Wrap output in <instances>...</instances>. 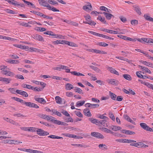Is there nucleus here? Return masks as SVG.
<instances>
[{
    "label": "nucleus",
    "mask_w": 153,
    "mask_h": 153,
    "mask_svg": "<svg viewBox=\"0 0 153 153\" xmlns=\"http://www.w3.org/2000/svg\"><path fill=\"white\" fill-rule=\"evenodd\" d=\"M44 33L45 34H47L50 36H52L51 37L56 38H64L63 36L59 34H54L53 32L50 31H48L44 32Z\"/></svg>",
    "instance_id": "f257e3e1"
},
{
    "label": "nucleus",
    "mask_w": 153,
    "mask_h": 153,
    "mask_svg": "<svg viewBox=\"0 0 153 153\" xmlns=\"http://www.w3.org/2000/svg\"><path fill=\"white\" fill-rule=\"evenodd\" d=\"M91 135L93 137L103 139L104 138V137L102 135L98 132H92L91 133Z\"/></svg>",
    "instance_id": "f03ea898"
},
{
    "label": "nucleus",
    "mask_w": 153,
    "mask_h": 153,
    "mask_svg": "<svg viewBox=\"0 0 153 153\" xmlns=\"http://www.w3.org/2000/svg\"><path fill=\"white\" fill-rule=\"evenodd\" d=\"M140 125L141 127L144 130L150 131H153V130L148 126L146 123H140Z\"/></svg>",
    "instance_id": "7ed1b4c3"
},
{
    "label": "nucleus",
    "mask_w": 153,
    "mask_h": 153,
    "mask_svg": "<svg viewBox=\"0 0 153 153\" xmlns=\"http://www.w3.org/2000/svg\"><path fill=\"white\" fill-rule=\"evenodd\" d=\"M139 42L143 43H152L153 44V39H137Z\"/></svg>",
    "instance_id": "20e7f679"
},
{
    "label": "nucleus",
    "mask_w": 153,
    "mask_h": 153,
    "mask_svg": "<svg viewBox=\"0 0 153 153\" xmlns=\"http://www.w3.org/2000/svg\"><path fill=\"white\" fill-rule=\"evenodd\" d=\"M107 82L114 85H117L119 84V82L117 80L113 79H108L107 80Z\"/></svg>",
    "instance_id": "39448f33"
},
{
    "label": "nucleus",
    "mask_w": 153,
    "mask_h": 153,
    "mask_svg": "<svg viewBox=\"0 0 153 153\" xmlns=\"http://www.w3.org/2000/svg\"><path fill=\"white\" fill-rule=\"evenodd\" d=\"M4 142L6 143H10V144H18L19 143H22V142L20 141H19L17 140H4Z\"/></svg>",
    "instance_id": "423d86ee"
},
{
    "label": "nucleus",
    "mask_w": 153,
    "mask_h": 153,
    "mask_svg": "<svg viewBox=\"0 0 153 153\" xmlns=\"http://www.w3.org/2000/svg\"><path fill=\"white\" fill-rule=\"evenodd\" d=\"M38 1L41 5L48 8L50 7V5L45 0H39Z\"/></svg>",
    "instance_id": "0eeeda50"
},
{
    "label": "nucleus",
    "mask_w": 153,
    "mask_h": 153,
    "mask_svg": "<svg viewBox=\"0 0 153 153\" xmlns=\"http://www.w3.org/2000/svg\"><path fill=\"white\" fill-rule=\"evenodd\" d=\"M16 92L17 94L22 95L25 97H27L28 96L27 93L25 91L21 90H17L16 91Z\"/></svg>",
    "instance_id": "6e6552de"
},
{
    "label": "nucleus",
    "mask_w": 153,
    "mask_h": 153,
    "mask_svg": "<svg viewBox=\"0 0 153 153\" xmlns=\"http://www.w3.org/2000/svg\"><path fill=\"white\" fill-rule=\"evenodd\" d=\"M62 42H63V43L64 44H67L68 45L70 46H71L72 47H77V45L76 44L74 43V42H68L67 41L64 40V41H62Z\"/></svg>",
    "instance_id": "1a4fd4ad"
},
{
    "label": "nucleus",
    "mask_w": 153,
    "mask_h": 153,
    "mask_svg": "<svg viewBox=\"0 0 153 153\" xmlns=\"http://www.w3.org/2000/svg\"><path fill=\"white\" fill-rule=\"evenodd\" d=\"M34 99L36 101L43 104H44L46 103V101L43 98H36L35 97Z\"/></svg>",
    "instance_id": "9d476101"
},
{
    "label": "nucleus",
    "mask_w": 153,
    "mask_h": 153,
    "mask_svg": "<svg viewBox=\"0 0 153 153\" xmlns=\"http://www.w3.org/2000/svg\"><path fill=\"white\" fill-rule=\"evenodd\" d=\"M89 32H90L91 34H93L94 35L97 36H98L99 37H102V38H107L108 37V36L106 35H105L103 34L97 33H96V32H94L93 31H89Z\"/></svg>",
    "instance_id": "9b49d317"
},
{
    "label": "nucleus",
    "mask_w": 153,
    "mask_h": 153,
    "mask_svg": "<svg viewBox=\"0 0 153 153\" xmlns=\"http://www.w3.org/2000/svg\"><path fill=\"white\" fill-rule=\"evenodd\" d=\"M10 4H11L15 6H19L22 7H24V4H21L17 1H15L14 0H11Z\"/></svg>",
    "instance_id": "f8f14e48"
},
{
    "label": "nucleus",
    "mask_w": 153,
    "mask_h": 153,
    "mask_svg": "<svg viewBox=\"0 0 153 153\" xmlns=\"http://www.w3.org/2000/svg\"><path fill=\"white\" fill-rule=\"evenodd\" d=\"M83 112L85 115L87 117H90L91 116V114L88 108H86L84 110Z\"/></svg>",
    "instance_id": "ddd939ff"
},
{
    "label": "nucleus",
    "mask_w": 153,
    "mask_h": 153,
    "mask_svg": "<svg viewBox=\"0 0 153 153\" xmlns=\"http://www.w3.org/2000/svg\"><path fill=\"white\" fill-rule=\"evenodd\" d=\"M11 80V79H10L0 77V81L6 82L7 83H10Z\"/></svg>",
    "instance_id": "4468645a"
},
{
    "label": "nucleus",
    "mask_w": 153,
    "mask_h": 153,
    "mask_svg": "<svg viewBox=\"0 0 153 153\" xmlns=\"http://www.w3.org/2000/svg\"><path fill=\"white\" fill-rule=\"evenodd\" d=\"M22 0L29 7H32V8L35 7V5L33 4L30 2L26 1L25 0Z\"/></svg>",
    "instance_id": "2eb2a0df"
},
{
    "label": "nucleus",
    "mask_w": 153,
    "mask_h": 153,
    "mask_svg": "<svg viewBox=\"0 0 153 153\" xmlns=\"http://www.w3.org/2000/svg\"><path fill=\"white\" fill-rule=\"evenodd\" d=\"M133 7L134 8V10L139 15H140L141 14L140 9L138 6L135 5L133 6Z\"/></svg>",
    "instance_id": "dca6fc26"
},
{
    "label": "nucleus",
    "mask_w": 153,
    "mask_h": 153,
    "mask_svg": "<svg viewBox=\"0 0 153 153\" xmlns=\"http://www.w3.org/2000/svg\"><path fill=\"white\" fill-rule=\"evenodd\" d=\"M98 147L100 149L102 150L108 149V146L106 145L103 144H100L98 146Z\"/></svg>",
    "instance_id": "f3484780"
},
{
    "label": "nucleus",
    "mask_w": 153,
    "mask_h": 153,
    "mask_svg": "<svg viewBox=\"0 0 153 153\" xmlns=\"http://www.w3.org/2000/svg\"><path fill=\"white\" fill-rule=\"evenodd\" d=\"M140 73H141V71H137L136 73V74L137 76L139 78H143L144 79H146V78H149L148 77H147V76H143L142 75H139V74H140Z\"/></svg>",
    "instance_id": "a211bd4d"
},
{
    "label": "nucleus",
    "mask_w": 153,
    "mask_h": 153,
    "mask_svg": "<svg viewBox=\"0 0 153 153\" xmlns=\"http://www.w3.org/2000/svg\"><path fill=\"white\" fill-rule=\"evenodd\" d=\"M82 9L86 11L89 12L92 10V8H91L90 7H88L87 5H85L83 6Z\"/></svg>",
    "instance_id": "6ab92c4d"
},
{
    "label": "nucleus",
    "mask_w": 153,
    "mask_h": 153,
    "mask_svg": "<svg viewBox=\"0 0 153 153\" xmlns=\"http://www.w3.org/2000/svg\"><path fill=\"white\" fill-rule=\"evenodd\" d=\"M110 128L114 131H116L121 129L122 128L120 126H111Z\"/></svg>",
    "instance_id": "aec40b11"
},
{
    "label": "nucleus",
    "mask_w": 153,
    "mask_h": 153,
    "mask_svg": "<svg viewBox=\"0 0 153 153\" xmlns=\"http://www.w3.org/2000/svg\"><path fill=\"white\" fill-rule=\"evenodd\" d=\"M102 31L111 33H113L114 34H116L117 33V31H116L113 30H110L108 29H103L102 30Z\"/></svg>",
    "instance_id": "412c9836"
},
{
    "label": "nucleus",
    "mask_w": 153,
    "mask_h": 153,
    "mask_svg": "<svg viewBox=\"0 0 153 153\" xmlns=\"http://www.w3.org/2000/svg\"><path fill=\"white\" fill-rule=\"evenodd\" d=\"M8 70H7V71H5L4 73H3V74L7 76H13L14 75V73L10 71H8Z\"/></svg>",
    "instance_id": "4be33fe9"
},
{
    "label": "nucleus",
    "mask_w": 153,
    "mask_h": 153,
    "mask_svg": "<svg viewBox=\"0 0 153 153\" xmlns=\"http://www.w3.org/2000/svg\"><path fill=\"white\" fill-rule=\"evenodd\" d=\"M64 117V120H65V121L66 122H73V120L70 116V117Z\"/></svg>",
    "instance_id": "5701e85b"
},
{
    "label": "nucleus",
    "mask_w": 153,
    "mask_h": 153,
    "mask_svg": "<svg viewBox=\"0 0 153 153\" xmlns=\"http://www.w3.org/2000/svg\"><path fill=\"white\" fill-rule=\"evenodd\" d=\"M74 88L73 86L70 83H67L65 85V89L67 90H70Z\"/></svg>",
    "instance_id": "b1692460"
},
{
    "label": "nucleus",
    "mask_w": 153,
    "mask_h": 153,
    "mask_svg": "<svg viewBox=\"0 0 153 153\" xmlns=\"http://www.w3.org/2000/svg\"><path fill=\"white\" fill-rule=\"evenodd\" d=\"M56 100V102L59 104H61L62 102V99L60 98L59 96H56L55 98Z\"/></svg>",
    "instance_id": "393cba45"
},
{
    "label": "nucleus",
    "mask_w": 153,
    "mask_h": 153,
    "mask_svg": "<svg viewBox=\"0 0 153 153\" xmlns=\"http://www.w3.org/2000/svg\"><path fill=\"white\" fill-rule=\"evenodd\" d=\"M37 130L36 131L37 132V134L40 136H43L44 130L40 128H37Z\"/></svg>",
    "instance_id": "a878e982"
},
{
    "label": "nucleus",
    "mask_w": 153,
    "mask_h": 153,
    "mask_svg": "<svg viewBox=\"0 0 153 153\" xmlns=\"http://www.w3.org/2000/svg\"><path fill=\"white\" fill-rule=\"evenodd\" d=\"M71 145L74 146H76L80 147L86 148L88 147V146L85 144H72Z\"/></svg>",
    "instance_id": "bb28decb"
},
{
    "label": "nucleus",
    "mask_w": 153,
    "mask_h": 153,
    "mask_svg": "<svg viewBox=\"0 0 153 153\" xmlns=\"http://www.w3.org/2000/svg\"><path fill=\"white\" fill-rule=\"evenodd\" d=\"M123 77L126 79L128 80V81H130L131 80L132 78L131 76L128 74H123Z\"/></svg>",
    "instance_id": "cd10ccee"
},
{
    "label": "nucleus",
    "mask_w": 153,
    "mask_h": 153,
    "mask_svg": "<svg viewBox=\"0 0 153 153\" xmlns=\"http://www.w3.org/2000/svg\"><path fill=\"white\" fill-rule=\"evenodd\" d=\"M109 95L111 98L113 100H116L117 97V95H115V94L111 92V91H109Z\"/></svg>",
    "instance_id": "c85d7f7f"
},
{
    "label": "nucleus",
    "mask_w": 153,
    "mask_h": 153,
    "mask_svg": "<svg viewBox=\"0 0 153 153\" xmlns=\"http://www.w3.org/2000/svg\"><path fill=\"white\" fill-rule=\"evenodd\" d=\"M34 29L40 32H43L46 30V29L43 27H36Z\"/></svg>",
    "instance_id": "c756f323"
},
{
    "label": "nucleus",
    "mask_w": 153,
    "mask_h": 153,
    "mask_svg": "<svg viewBox=\"0 0 153 153\" xmlns=\"http://www.w3.org/2000/svg\"><path fill=\"white\" fill-rule=\"evenodd\" d=\"M71 73L72 74H73L74 75L79 76H84V75L82 74L79 73V72H77L76 71H72L71 72Z\"/></svg>",
    "instance_id": "7c9ffc66"
},
{
    "label": "nucleus",
    "mask_w": 153,
    "mask_h": 153,
    "mask_svg": "<svg viewBox=\"0 0 153 153\" xmlns=\"http://www.w3.org/2000/svg\"><path fill=\"white\" fill-rule=\"evenodd\" d=\"M48 137L52 139H62L63 138L62 137H59L58 136H56L55 135H51L48 136Z\"/></svg>",
    "instance_id": "2f4dec72"
},
{
    "label": "nucleus",
    "mask_w": 153,
    "mask_h": 153,
    "mask_svg": "<svg viewBox=\"0 0 153 153\" xmlns=\"http://www.w3.org/2000/svg\"><path fill=\"white\" fill-rule=\"evenodd\" d=\"M33 103L31 102H27L24 101V103L23 104H25L26 106H28L29 107L31 108L33 107Z\"/></svg>",
    "instance_id": "473e14b6"
},
{
    "label": "nucleus",
    "mask_w": 153,
    "mask_h": 153,
    "mask_svg": "<svg viewBox=\"0 0 153 153\" xmlns=\"http://www.w3.org/2000/svg\"><path fill=\"white\" fill-rule=\"evenodd\" d=\"M97 19L103 23H105L106 21L104 18H102L101 16H99L98 17Z\"/></svg>",
    "instance_id": "72a5a7b5"
},
{
    "label": "nucleus",
    "mask_w": 153,
    "mask_h": 153,
    "mask_svg": "<svg viewBox=\"0 0 153 153\" xmlns=\"http://www.w3.org/2000/svg\"><path fill=\"white\" fill-rule=\"evenodd\" d=\"M85 101H80L78 102L76 104V106H80L82 105L85 103Z\"/></svg>",
    "instance_id": "f704fd0d"
},
{
    "label": "nucleus",
    "mask_w": 153,
    "mask_h": 153,
    "mask_svg": "<svg viewBox=\"0 0 153 153\" xmlns=\"http://www.w3.org/2000/svg\"><path fill=\"white\" fill-rule=\"evenodd\" d=\"M105 122L106 120H105L99 121L98 123H97V125L99 126H100L101 125H102L104 126Z\"/></svg>",
    "instance_id": "c9c22d12"
},
{
    "label": "nucleus",
    "mask_w": 153,
    "mask_h": 153,
    "mask_svg": "<svg viewBox=\"0 0 153 153\" xmlns=\"http://www.w3.org/2000/svg\"><path fill=\"white\" fill-rule=\"evenodd\" d=\"M8 62L11 64H18L19 63V62L18 60H11L8 61Z\"/></svg>",
    "instance_id": "e433bc0d"
},
{
    "label": "nucleus",
    "mask_w": 153,
    "mask_h": 153,
    "mask_svg": "<svg viewBox=\"0 0 153 153\" xmlns=\"http://www.w3.org/2000/svg\"><path fill=\"white\" fill-rule=\"evenodd\" d=\"M54 119H55V118L52 116L47 115L46 120H50L51 122H53Z\"/></svg>",
    "instance_id": "4c0bfd02"
},
{
    "label": "nucleus",
    "mask_w": 153,
    "mask_h": 153,
    "mask_svg": "<svg viewBox=\"0 0 153 153\" xmlns=\"http://www.w3.org/2000/svg\"><path fill=\"white\" fill-rule=\"evenodd\" d=\"M90 67L92 69L94 70L97 72H99L100 70L98 68L93 66H90Z\"/></svg>",
    "instance_id": "58836bf2"
},
{
    "label": "nucleus",
    "mask_w": 153,
    "mask_h": 153,
    "mask_svg": "<svg viewBox=\"0 0 153 153\" xmlns=\"http://www.w3.org/2000/svg\"><path fill=\"white\" fill-rule=\"evenodd\" d=\"M74 90L76 92H77L79 94H81V93L82 94H83V93H82V90L79 88L75 87V89H74Z\"/></svg>",
    "instance_id": "ea45409f"
},
{
    "label": "nucleus",
    "mask_w": 153,
    "mask_h": 153,
    "mask_svg": "<svg viewBox=\"0 0 153 153\" xmlns=\"http://www.w3.org/2000/svg\"><path fill=\"white\" fill-rule=\"evenodd\" d=\"M89 120L92 123H96L97 125V123H98L99 120L95 119H92L91 118H89Z\"/></svg>",
    "instance_id": "a19ab883"
},
{
    "label": "nucleus",
    "mask_w": 153,
    "mask_h": 153,
    "mask_svg": "<svg viewBox=\"0 0 153 153\" xmlns=\"http://www.w3.org/2000/svg\"><path fill=\"white\" fill-rule=\"evenodd\" d=\"M19 24L20 25L22 26H25L26 27H30V25H28V23H25L24 22H19Z\"/></svg>",
    "instance_id": "79ce46f5"
},
{
    "label": "nucleus",
    "mask_w": 153,
    "mask_h": 153,
    "mask_svg": "<svg viewBox=\"0 0 153 153\" xmlns=\"http://www.w3.org/2000/svg\"><path fill=\"white\" fill-rule=\"evenodd\" d=\"M140 62H141L142 63L144 64L145 65H146V66H148L149 67H150V65L151 63L150 62H148L145 61H143L141 60L140 61Z\"/></svg>",
    "instance_id": "37998d69"
},
{
    "label": "nucleus",
    "mask_w": 153,
    "mask_h": 153,
    "mask_svg": "<svg viewBox=\"0 0 153 153\" xmlns=\"http://www.w3.org/2000/svg\"><path fill=\"white\" fill-rule=\"evenodd\" d=\"M61 112L66 117H70V115L66 111L62 110Z\"/></svg>",
    "instance_id": "c03bdc74"
},
{
    "label": "nucleus",
    "mask_w": 153,
    "mask_h": 153,
    "mask_svg": "<svg viewBox=\"0 0 153 153\" xmlns=\"http://www.w3.org/2000/svg\"><path fill=\"white\" fill-rule=\"evenodd\" d=\"M47 115L46 114H39L37 116L39 117H40L42 119H46V117H47Z\"/></svg>",
    "instance_id": "a18cd8bd"
},
{
    "label": "nucleus",
    "mask_w": 153,
    "mask_h": 153,
    "mask_svg": "<svg viewBox=\"0 0 153 153\" xmlns=\"http://www.w3.org/2000/svg\"><path fill=\"white\" fill-rule=\"evenodd\" d=\"M5 12L8 13H9L12 14H15V13L14 12V11L12 10L9 9H6L5 10Z\"/></svg>",
    "instance_id": "49530a36"
},
{
    "label": "nucleus",
    "mask_w": 153,
    "mask_h": 153,
    "mask_svg": "<svg viewBox=\"0 0 153 153\" xmlns=\"http://www.w3.org/2000/svg\"><path fill=\"white\" fill-rule=\"evenodd\" d=\"M91 105V108H94L99 107V105L98 104H88Z\"/></svg>",
    "instance_id": "de8ad7c7"
},
{
    "label": "nucleus",
    "mask_w": 153,
    "mask_h": 153,
    "mask_svg": "<svg viewBox=\"0 0 153 153\" xmlns=\"http://www.w3.org/2000/svg\"><path fill=\"white\" fill-rule=\"evenodd\" d=\"M37 128H36L34 127H28V131H29L32 132H35L36 131V129Z\"/></svg>",
    "instance_id": "09e8293b"
},
{
    "label": "nucleus",
    "mask_w": 153,
    "mask_h": 153,
    "mask_svg": "<svg viewBox=\"0 0 153 153\" xmlns=\"http://www.w3.org/2000/svg\"><path fill=\"white\" fill-rule=\"evenodd\" d=\"M109 117L113 121H114L115 120V118L114 116V114L113 113L111 112H109Z\"/></svg>",
    "instance_id": "8fccbe9b"
},
{
    "label": "nucleus",
    "mask_w": 153,
    "mask_h": 153,
    "mask_svg": "<svg viewBox=\"0 0 153 153\" xmlns=\"http://www.w3.org/2000/svg\"><path fill=\"white\" fill-rule=\"evenodd\" d=\"M61 135L66 137L72 138V134L69 133H62Z\"/></svg>",
    "instance_id": "3c124183"
},
{
    "label": "nucleus",
    "mask_w": 153,
    "mask_h": 153,
    "mask_svg": "<svg viewBox=\"0 0 153 153\" xmlns=\"http://www.w3.org/2000/svg\"><path fill=\"white\" fill-rule=\"evenodd\" d=\"M112 17H114V16L111 14L108 13L105 16L106 18L108 20L110 19Z\"/></svg>",
    "instance_id": "603ef678"
},
{
    "label": "nucleus",
    "mask_w": 153,
    "mask_h": 153,
    "mask_svg": "<svg viewBox=\"0 0 153 153\" xmlns=\"http://www.w3.org/2000/svg\"><path fill=\"white\" fill-rule=\"evenodd\" d=\"M62 41H64V40H57L54 41L53 42V43L54 44H55V45L59 44H64V43H63V42H62Z\"/></svg>",
    "instance_id": "864d4df0"
},
{
    "label": "nucleus",
    "mask_w": 153,
    "mask_h": 153,
    "mask_svg": "<svg viewBox=\"0 0 153 153\" xmlns=\"http://www.w3.org/2000/svg\"><path fill=\"white\" fill-rule=\"evenodd\" d=\"M16 89L15 88H9L8 89L12 93L14 94H15V93L16 92Z\"/></svg>",
    "instance_id": "5fc2aeb1"
},
{
    "label": "nucleus",
    "mask_w": 153,
    "mask_h": 153,
    "mask_svg": "<svg viewBox=\"0 0 153 153\" xmlns=\"http://www.w3.org/2000/svg\"><path fill=\"white\" fill-rule=\"evenodd\" d=\"M2 68H1V70L3 71L4 72H5V71H7V70H9V69L7 68V66H2L1 67Z\"/></svg>",
    "instance_id": "6e6d98bb"
},
{
    "label": "nucleus",
    "mask_w": 153,
    "mask_h": 153,
    "mask_svg": "<svg viewBox=\"0 0 153 153\" xmlns=\"http://www.w3.org/2000/svg\"><path fill=\"white\" fill-rule=\"evenodd\" d=\"M14 45L17 48L23 49H24L26 47L25 45L23 46L21 45Z\"/></svg>",
    "instance_id": "4d7b16f0"
},
{
    "label": "nucleus",
    "mask_w": 153,
    "mask_h": 153,
    "mask_svg": "<svg viewBox=\"0 0 153 153\" xmlns=\"http://www.w3.org/2000/svg\"><path fill=\"white\" fill-rule=\"evenodd\" d=\"M48 2L50 4H57L56 1L53 0H48Z\"/></svg>",
    "instance_id": "13d9d810"
},
{
    "label": "nucleus",
    "mask_w": 153,
    "mask_h": 153,
    "mask_svg": "<svg viewBox=\"0 0 153 153\" xmlns=\"http://www.w3.org/2000/svg\"><path fill=\"white\" fill-rule=\"evenodd\" d=\"M15 100L17 102H19L22 104H24V101H23L22 99L16 97Z\"/></svg>",
    "instance_id": "bf43d9fd"
},
{
    "label": "nucleus",
    "mask_w": 153,
    "mask_h": 153,
    "mask_svg": "<svg viewBox=\"0 0 153 153\" xmlns=\"http://www.w3.org/2000/svg\"><path fill=\"white\" fill-rule=\"evenodd\" d=\"M48 8H49V9L53 11H54V12H59V10L57 9L56 8H55L54 7H51L50 6V7H49Z\"/></svg>",
    "instance_id": "052dcab7"
},
{
    "label": "nucleus",
    "mask_w": 153,
    "mask_h": 153,
    "mask_svg": "<svg viewBox=\"0 0 153 153\" xmlns=\"http://www.w3.org/2000/svg\"><path fill=\"white\" fill-rule=\"evenodd\" d=\"M98 45L100 46L105 47L108 45V44L104 42H99Z\"/></svg>",
    "instance_id": "680f3d73"
},
{
    "label": "nucleus",
    "mask_w": 153,
    "mask_h": 153,
    "mask_svg": "<svg viewBox=\"0 0 153 153\" xmlns=\"http://www.w3.org/2000/svg\"><path fill=\"white\" fill-rule=\"evenodd\" d=\"M135 132L133 131H130L129 130H127L126 132V134H135Z\"/></svg>",
    "instance_id": "e2e57ef3"
},
{
    "label": "nucleus",
    "mask_w": 153,
    "mask_h": 153,
    "mask_svg": "<svg viewBox=\"0 0 153 153\" xmlns=\"http://www.w3.org/2000/svg\"><path fill=\"white\" fill-rule=\"evenodd\" d=\"M84 16L86 21H88L89 20H91V19L90 16L88 14H87L86 16Z\"/></svg>",
    "instance_id": "0e129e2a"
},
{
    "label": "nucleus",
    "mask_w": 153,
    "mask_h": 153,
    "mask_svg": "<svg viewBox=\"0 0 153 153\" xmlns=\"http://www.w3.org/2000/svg\"><path fill=\"white\" fill-rule=\"evenodd\" d=\"M15 77L16 78L21 79H24V77L22 75L20 74H18Z\"/></svg>",
    "instance_id": "69168bd1"
},
{
    "label": "nucleus",
    "mask_w": 153,
    "mask_h": 153,
    "mask_svg": "<svg viewBox=\"0 0 153 153\" xmlns=\"http://www.w3.org/2000/svg\"><path fill=\"white\" fill-rule=\"evenodd\" d=\"M107 69L111 73H114V71H115V69L112 68L111 67H108L107 68Z\"/></svg>",
    "instance_id": "338daca9"
},
{
    "label": "nucleus",
    "mask_w": 153,
    "mask_h": 153,
    "mask_svg": "<svg viewBox=\"0 0 153 153\" xmlns=\"http://www.w3.org/2000/svg\"><path fill=\"white\" fill-rule=\"evenodd\" d=\"M53 122L55 124H56L59 125H60V124H61V123L60 121L57 120H55L54 119Z\"/></svg>",
    "instance_id": "774afa93"
}]
</instances>
